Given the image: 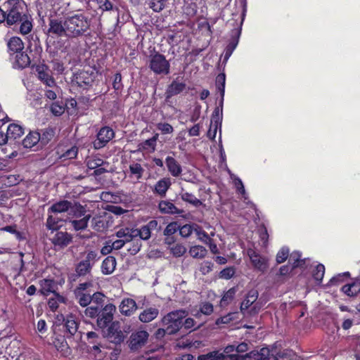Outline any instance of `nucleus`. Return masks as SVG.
Segmentation results:
<instances>
[{
    "label": "nucleus",
    "mask_w": 360,
    "mask_h": 360,
    "mask_svg": "<svg viewBox=\"0 0 360 360\" xmlns=\"http://www.w3.org/2000/svg\"><path fill=\"white\" fill-rule=\"evenodd\" d=\"M91 22L82 13L75 14L61 18H50L48 33L57 37H67L70 39H79L89 34Z\"/></svg>",
    "instance_id": "f257e3e1"
},
{
    "label": "nucleus",
    "mask_w": 360,
    "mask_h": 360,
    "mask_svg": "<svg viewBox=\"0 0 360 360\" xmlns=\"http://www.w3.org/2000/svg\"><path fill=\"white\" fill-rule=\"evenodd\" d=\"M6 22L8 25L18 23L28 13L27 5L23 0H8L3 4Z\"/></svg>",
    "instance_id": "f03ea898"
},
{
    "label": "nucleus",
    "mask_w": 360,
    "mask_h": 360,
    "mask_svg": "<svg viewBox=\"0 0 360 360\" xmlns=\"http://www.w3.org/2000/svg\"><path fill=\"white\" fill-rule=\"evenodd\" d=\"M278 347L275 345L261 348L259 351L252 350L243 355H231L230 360H276Z\"/></svg>",
    "instance_id": "7ed1b4c3"
},
{
    "label": "nucleus",
    "mask_w": 360,
    "mask_h": 360,
    "mask_svg": "<svg viewBox=\"0 0 360 360\" xmlns=\"http://www.w3.org/2000/svg\"><path fill=\"white\" fill-rule=\"evenodd\" d=\"M188 315L186 311L183 309L171 311L162 319V324L167 327V334H176L183 325V319Z\"/></svg>",
    "instance_id": "20e7f679"
},
{
    "label": "nucleus",
    "mask_w": 360,
    "mask_h": 360,
    "mask_svg": "<svg viewBox=\"0 0 360 360\" xmlns=\"http://www.w3.org/2000/svg\"><path fill=\"white\" fill-rule=\"evenodd\" d=\"M98 253L95 251L88 252L85 257L77 264L75 271L79 276L90 275L93 266L98 260Z\"/></svg>",
    "instance_id": "39448f33"
},
{
    "label": "nucleus",
    "mask_w": 360,
    "mask_h": 360,
    "mask_svg": "<svg viewBox=\"0 0 360 360\" xmlns=\"http://www.w3.org/2000/svg\"><path fill=\"white\" fill-rule=\"evenodd\" d=\"M149 68L155 74L168 75L169 73L170 64L165 56L155 53L149 57Z\"/></svg>",
    "instance_id": "423d86ee"
},
{
    "label": "nucleus",
    "mask_w": 360,
    "mask_h": 360,
    "mask_svg": "<svg viewBox=\"0 0 360 360\" xmlns=\"http://www.w3.org/2000/svg\"><path fill=\"white\" fill-rule=\"evenodd\" d=\"M116 307L113 304H106L101 311L97 319V326L101 328H106L113 319Z\"/></svg>",
    "instance_id": "0eeeda50"
},
{
    "label": "nucleus",
    "mask_w": 360,
    "mask_h": 360,
    "mask_svg": "<svg viewBox=\"0 0 360 360\" xmlns=\"http://www.w3.org/2000/svg\"><path fill=\"white\" fill-rule=\"evenodd\" d=\"M85 210L81 205H76V210L75 211L74 216L75 217H83L80 219H75L70 221L71 226L75 231L84 230L87 226L89 219H91L90 214H85Z\"/></svg>",
    "instance_id": "6e6552de"
},
{
    "label": "nucleus",
    "mask_w": 360,
    "mask_h": 360,
    "mask_svg": "<svg viewBox=\"0 0 360 360\" xmlns=\"http://www.w3.org/2000/svg\"><path fill=\"white\" fill-rule=\"evenodd\" d=\"M149 334L146 330H138L131 334L129 347L131 350L136 351L143 347L148 339Z\"/></svg>",
    "instance_id": "1a4fd4ad"
},
{
    "label": "nucleus",
    "mask_w": 360,
    "mask_h": 360,
    "mask_svg": "<svg viewBox=\"0 0 360 360\" xmlns=\"http://www.w3.org/2000/svg\"><path fill=\"white\" fill-rule=\"evenodd\" d=\"M114 136V131L110 127H102L97 134L96 140L93 142L94 148L97 150L103 148Z\"/></svg>",
    "instance_id": "9d476101"
},
{
    "label": "nucleus",
    "mask_w": 360,
    "mask_h": 360,
    "mask_svg": "<svg viewBox=\"0 0 360 360\" xmlns=\"http://www.w3.org/2000/svg\"><path fill=\"white\" fill-rule=\"evenodd\" d=\"M72 240V236L68 232L58 231L51 238L54 250H60L66 248Z\"/></svg>",
    "instance_id": "9b49d317"
},
{
    "label": "nucleus",
    "mask_w": 360,
    "mask_h": 360,
    "mask_svg": "<svg viewBox=\"0 0 360 360\" xmlns=\"http://www.w3.org/2000/svg\"><path fill=\"white\" fill-rule=\"evenodd\" d=\"M248 257L255 268L264 272L268 267L267 259L256 252L253 249L249 248L247 250Z\"/></svg>",
    "instance_id": "f8f14e48"
},
{
    "label": "nucleus",
    "mask_w": 360,
    "mask_h": 360,
    "mask_svg": "<svg viewBox=\"0 0 360 360\" xmlns=\"http://www.w3.org/2000/svg\"><path fill=\"white\" fill-rule=\"evenodd\" d=\"M36 70L39 79H40L44 84L49 87L56 86V82L51 75V72L46 65H39L37 67Z\"/></svg>",
    "instance_id": "ddd939ff"
},
{
    "label": "nucleus",
    "mask_w": 360,
    "mask_h": 360,
    "mask_svg": "<svg viewBox=\"0 0 360 360\" xmlns=\"http://www.w3.org/2000/svg\"><path fill=\"white\" fill-rule=\"evenodd\" d=\"M95 75L93 71L82 70L75 77V82L80 87L91 86L94 82Z\"/></svg>",
    "instance_id": "4468645a"
},
{
    "label": "nucleus",
    "mask_w": 360,
    "mask_h": 360,
    "mask_svg": "<svg viewBox=\"0 0 360 360\" xmlns=\"http://www.w3.org/2000/svg\"><path fill=\"white\" fill-rule=\"evenodd\" d=\"M76 205L68 200H63L53 203L48 210L49 213H63L68 212L70 209L72 211L76 210Z\"/></svg>",
    "instance_id": "2eb2a0df"
},
{
    "label": "nucleus",
    "mask_w": 360,
    "mask_h": 360,
    "mask_svg": "<svg viewBox=\"0 0 360 360\" xmlns=\"http://www.w3.org/2000/svg\"><path fill=\"white\" fill-rule=\"evenodd\" d=\"M137 308L135 300L131 298L123 299L119 306L120 313L127 316L132 315Z\"/></svg>",
    "instance_id": "dca6fc26"
},
{
    "label": "nucleus",
    "mask_w": 360,
    "mask_h": 360,
    "mask_svg": "<svg viewBox=\"0 0 360 360\" xmlns=\"http://www.w3.org/2000/svg\"><path fill=\"white\" fill-rule=\"evenodd\" d=\"M159 309L155 306L146 308L139 316L141 322L147 323L155 320L159 315Z\"/></svg>",
    "instance_id": "f3484780"
},
{
    "label": "nucleus",
    "mask_w": 360,
    "mask_h": 360,
    "mask_svg": "<svg viewBox=\"0 0 360 360\" xmlns=\"http://www.w3.org/2000/svg\"><path fill=\"white\" fill-rule=\"evenodd\" d=\"M259 296V292L256 289H251L248 291L246 295L245 300L242 302L240 304V311L243 315L246 314V311L248 308L253 304L256 300H257Z\"/></svg>",
    "instance_id": "a211bd4d"
},
{
    "label": "nucleus",
    "mask_w": 360,
    "mask_h": 360,
    "mask_svg": "<svg viewBox=\"0 0 360 360\" xmlns=\"http://www.w3.org/2000/svg\"><path fill=\"white\" fill-rule=\"evenodd\" d=\"M186 89V84L183 82H179L176 80H174L167 87L165 91V97L166 100H169L174 96H176Z\"/></svg>",
    "instance_id": "6ab92c4d"
},
{
    "label": "nucleus",
    "mask_w": 360,
    "mask_h": 360,
    "mask_svg": "<svg viewBox=\"0 0 360 360\" xmlns=\"http://www.w3.org/2000/svg\"><path fill=\"white\" fill-rule=\"evenodd\" d=\"M165 163L172 176L177 177L181 174V167L174 158L168 156L165 160Z\"/></svg>",
    "instance_id": "aec40b11"
},
{
    "label": "nucleus",
    "mask_w": 360,
    "mask_h": 360,
    "mask_svg": "<svg viewBox=\"0 0 360 360\" xmlns=\"http://www.w3.org/2000/svg\"><path fill=\"white\" fill-rule=\"evenodd\" d=\"M116 259L112 256H108L102 262L101 272L105 275L112 274L116 268Z\"/></svg>",
    "instance_id": "412c9836"
},
{
    "label": "nucleus",
    "mask_w": 360,
    "mask_h": 360,
    "mask_svg": "<svg viewBox=\"0 0 360 360\" xmlns=\"http://www.w3.org/2000/svg\"><path fill=\"white\" fill-rule=\"evenodd\" d=\"M113 323L108 328V336L112 342L120 344L124 340V335L122 330L115 328Z\"/></svg>",
    "instance_id": "4be33fe9"
},
{
    "label": "nucleus",
    "mask_w": 360,
    "mask_h": 360,
    "mask_svg": "<svg viewBox=\"0 0 360 360\" xmlns=\"http://www.w3.org/2000/svg\"><path fill=\"white\" fill-rule=\"evenodd\" d=\"M160 211L165 214H181L182 210L177 208L172 202L167 200H162L159 202Z\"/></svg>",
    "instance_id": "5701e85b"
},
{
    "label": "nucleus",
    "mask_w": 360,
    "mask_h": 360,
    "mask_svg": "<svg viewBox=\"0 0 360 360\" xmlns=\"http://www.w3.org/2000/svg\"><path fill=\"white\" fill-rule=\"evenodd\" d=\"M171 184V179L169 178H162L156 183L154 191L161 197H164Z\"/></svg>",
    "instance_id": "b1692460"
},
{
    "label": "nucleus",
    "mask_w": 360,
    "mask_h": 360,
    "mask_svg": "<svg viewBox=\"0 0 360 360\" xmlns=\"http://www.w3.org/2000/svg\"><path fill=\"white\" fill-rule=\"evenodd\" d=\"M230 355H225L219 350H214L198 356V360H230Z\"/></svg>",
    "instance_id": "393cba45"
},
{
    "label": "nucleus",
    "mask_w": 360,
    "mask_h": 360,
    "mask_svg": "<svg viewBox=\"0 0 360 360\" xmlns=\"http://www.w3.org/2000/svg\"><path fill=\"white\" fill-rule=\"evenodd\" d=\"M41 292L47 295L51 292L56 294V290L57 288V284L54 280L51 278H46L41 281Z\"/></svg>",
    "instance_id": "a878e982"
},
{
    "label": "nucleus",
    "mask_w": 360,
    "mask_h": 360,
    "mask_svg": "<svg viewBox=\"0 0 360 360\" xmlns=\"http://www.w3.org/2000/svg\"><path fill=\"white\" fill-rule=\"evenodd\" d=\"M41 139V135L36 131L29 133L22 141L25 148H31L34 146Z\"/></svg>",
    "instance_id": "bb28decb"
},
{
    "label": "nucleus",
    "mask_w": 360,
    "mask_h": 360,
    "mask_svg": "<svg viewBox=\"0 0 360 360\" xmlns=\"http://www.w3.org/2000/svg\"><path fill=\"white\" fill-rule=\"evenodd\" d=\"M7 132L11 140H15L24 134V129L19 124H11L7 128Z\"/></svg>",
    "instance_id": "cd10ccee"
},
{
    "label": "nucleus",
    "mask_w": 360,
    "mask_h": 360,
    "mask_svg": "<svg viewBox=\"0 0 360 360\" xmlns=\"http://www.w3.org/2000/svg\"><path fill=\"white\" fill-rule=\"evenodd\" d=\"M21 23L20 26V32L22 34H27L30 33L32 29V18L29 13L22 17L18 23Z\"/></svg>",
    "instance_id": "c85d7f7f"
},
{
    "label": "nucleus",
    "mask_w": 360,
    "mask_h": 360,
    "mask_svg": "<svg viewBox=\"0 0 360 360\" xmlns=\"http://www.w3.org/2000/svg\"><path fill=\"white\" fill-rule=\"evenodd\" d=\"M8 48L10 51L17 53L22 51L24 48V44L20 38L13 37L8 41Z\"/></svg>",
    "instance_id": "c756f323"
},
{
    "label": "nucleus",
    "mask_w": 360,
    "mask_h": 360,
    "mask_svg": "<svg viewBox=\"0 0 360 360\" xmlns=\"http://www.w3.org/2000/svg\"><path fill=\"white\" fill-rule=\"evenodd\" d=\"M134 229H121L116 232L117 237L122 239L125 243L131 242L135 238V235L132 233Z\"/></svg>",
    "instance_id": "7c9ffc66"
},
{
    "label": "nucleus",
    "mask_w": 360,
    "mask_h": 360,
    "mask_svg": "<svg viewBox=\"0 0 360 360\" xmlns=\"http://www.w3.org/2000/svg\"><path fill=\"white\" fill-rule=\"evenodd\" d=\"M64 321L67 332H68L70 335H75L78 329V323L75 321L74 316L72 315H69Z\"/></svg>",
    "instance_id": "2f4dec72"
},
{
    "label": "nucleus",
    "mask_w": 360,
    "mask_h": 360,
    "mask_svg": "<svg viewBox=\"0 0 360 360\" xmlns=\"http://www.w3.org/2000/svg\"><path fill=\"white\" fill-rule=\"evenodd\" d=\"M76 299L82 307H87L92 300L89 294L84 293L79 290H75Z\"/></svg>",
    "instance_id": "473e14b6"
},
{
    "label": "nucleus",
    "mask_w": 360,
    "mask_h": 360,
    "mask_svg": "<svg viewBox=\"0 0 360 360\" xmlns=\"http://www.w3.org/2000/svg\"><path fill=\"white\" fill-rule=\"evenodd\" d=\"M189 253L193 258L202 259L206 256L207 250L203 246L194 245L190 248Z\"/></svg>",
    "instance_id": "72a5a7b5"
},
{
    "label": "nucleus",
    "mask_w": 360,
    "mask_h": 360,
    "mask_svg": "<svg viewBox=\"0 0 360 360\" xmlns=\"http://www.w3.org/2000/svg\"><path fill=\"white\" fill-rule=\"evenodd\" d=\"M15 63L19 68H24L30 65V59L27 53L20 51L16 53Z\"/></svg>",
    "instance_id": "f704fd0d"
},
{
    "label": "nucleus",
    "mask_w": 360,
    "mask_h": 360,
    "mask_svg": "<svg viewBox=\"0 0 360 360\" xmlns=\"http://www.w3.org/2000/svg\"><path fill=\"white\" fill-rule=\"evenodd\" d=\"M342 292L348 296H356L360 292V285L354 283L345 285L342 288Z\"/></svg>",
    "instance_id": "c9c22d12"
},
{
    "label": "nucleus",
    "mask_w": 360,
    "mask_h": 360,
    "mask_svg": "<svg viewBox=\"0 0 360 360\" xmlns=\"http://www.w3.org/2000/svg\"><path fill=\"white\" fill-rule=\"evenodd\" d=\"M132 233L135 235V238L139 237L141 239L147 240L151 236V231L146 227V226H143L139 229H134Z\"/></svg>",
    "instance_id": "e433bc0d"
},
{
    "label": "nucleus",
    "mask_w": 360,
    "mask_h": 360,
    "mask_svg": "<svg viewBox=\"0 0 360 360\" xmlns=\"http://www.w3.org/2000/svg\"><path fill=\"white\" fill-rule=\"evenodd\" d=\"M158 134H155L152 138L144 141L141 143L139 146L143 150H150L151 151H155L156 147V142L158 139Z\"/></svg>",
    "instance_id": "4c0bfd02"
},
{
    "label": "nucleus",
    "mask_w": 360,
    "mask_h": 360,
    "mask_svg": "<svg viewBox=\"0 0 360 360\" xmlns=\"http://www.w3.org/2000/svg\"><path fill=\"white\" fill-rule=\"evenodd\" d=\"M106 162L98 157H91L86 160V165L88 169H95L105 165Z\"/></svg>",
    "instance_id": "58836bf2"
},
{
    "label": "nucleus",
    "mask_w": 360,
    "mask_h": 360,
    "mask_svg": "<svg viewBox=\"0 0 360 360\" xmlns=\"http://www.w3.org/2000/svg\"><path fill=\"white\" fill-rule=\"evenodd\" d=\"M225 81L226 76L224 73H220L217 77L216 79V85L218 91L220 92V95L221 97V103H223L224 96V89H225Z\"/></svg>",
    "instance_id": "ea45409f"
},
{
    "label": "nucleus",
    "mask_w": 360,
    "mask_h": 360,
    "mask_svg": "<svg viewBox=\"0 0 360 360\" xmlns=\"http://www.w3.org/2000/svg\"><path fill=\"white\" fill-rule=\"evenodd\" d=\"M236 291L237 290L235 288H231L226 292L220 301L221 307H226L233 300Z\"/></svg>",
    "instance_id": "a19ab883"
},
{
    "label": "nucleus",
    "mask_w": 360,
    "mask_h": 360,
    "mask_svg": "<svg viewBox=\"0 0 360 360\" xmlns=\"http://www.w3.org/2000/svg\"><path fill=\"white\" fill-rule=\"evenodd\" d=\"M222 105L223 103H220V107H217L212 115L211 122L215 124L216 127H218L219 126L221 127L222 118Z\"/></svg>",
    "instance_id": "79ce46f5"
},
{
    "label": "nucleus",
    "mask_w": 360,
    "mask_h": 360,
    "mask_svg": "<svg viewBox=\"0 0 360 360\" xmlns=\"http://www.w3.org/2000/svg\"><path fill=\"white\" fill-rule=\"evenodd\" d=\"M277 352L276 360H291L295 358V353L290 349L278 348Z\"/></svg>",
    "instance_id": "37998d69"
},
{
    "label": "nucleus",
    "mask_w": 360,
    "mask_h": 360,
    "mask_svg": "<svg viewBox=\"0 0 360 360\" xmlns=\"http://www.w3.org/2000/svg\"><path fill=\"white\" fill-rule=\"evenodd\" d=\"M181 198L184 201L188 202L196 207L201 205V201L200 200H198L194 195L188 192L181 193Z\"/></svg>",
    "instance_id": "c03bdc74"
},
{
    "label": "nucleus",
    "mask_w": 360,
    "mask_h": 360,
    "mask_svg": "<svg viewBox=\"0 0 360 360\" xmlns=\"http://www.w3.org/2000/svg\"><path fill=\"white\" fill-rule=\"evenodd\" d=\"M55 297L50 298L48 302V305L52 311H55L58 307L59 302H64V297L58 294H54Z\"/></svg>",
    "instance_id": "a18cd8bd"
},
{
    "label": "nucleus",
    "mask_w": 360,
    "mask_h": 360,
    "mask_svg": "<svg viewBox=\"0 0 360 360\" xmlns=\"http://www.w3.org/2000/svg\"><path fill=\"white\" fill-rule=\"evenodd\" d=\"M324 273L325 266L323 264H319L316 266V269L313 272V277L316 281L320 283L323 278Z\"/></svg>",
    "instance_id": "49530a36"
},
{
    "label": "nucleus",
    "mask_w": 360,
    "mask_h": 360,
    "mask_svg": "<svg viewBox=\"0 0 360 360\" xmlns=\"http://www.w3.org/2000/svg\"><path fill=\"white\" fill-rule=\"evenodd\" d=\"M78 153V148L77 146H72L70 149L67 150L63 155L60 156V158L64 160H71L77 157Z\"/></svg>",
    "instance_id": "de8ad7c7"
},
{
    "label": "nucleus",
    "mask_w": 360,
    "mask_h": 360,
    "mask_svg": "<svg viewBox=\"0 0 360 360\" xmlns=\"http://www.w3.org/2000/svg\"><path fill=\"white\" fill-rule=\"evenodd\" d=\"M300 257L298 252H294L290 255L289 261L292 262V268L301 266L304 263V260L300 259Z\"/></svg>",
    "instance_id": "09e8293b"
},
{
    "label": "nucleus",
    "mask_w": 360,
    "mask_h": 360,
    "mask_svg": "<svg viewBox=\"0 0 360 360\" xmlns=\"http://www.w3.org/2000/svg\"><path fill=\"white\" fill-rule=\"evenodd\" d=\"M167 0H151L150 7L155 12L161 11L165 6Z\"/></svg>",
    "instance_id": "8fccbe9b"
},
{
    "label": "nucleus",
    "mask_w": 360,
    "mask_h": 360,
    "mask_svg": "<svg viewBox=\"0 0 360 360\" xmlns=\"http://www.w3.org/2000/svg\"><path fill=\"white\" fill-rule=\"evenodd\" d=\"M171 252L174 257H179L186 253V248L181 244H176L171 248Z\"/></svg>",
    "instance_id": "3c124183"
},
{
    "label": "nucleus",
    "mask_w": 360,
    "mask_h": 360,
    "mask_svg": "<svg viewBox=\"0 0 360 360\" xmlns=\"http://www.w3.org/2000/svg\"><path fill=\"white\" fill-rule=\"evenodd\" d=\"M213 263L210 261H204L200 264L199 271L202 275H207L212 271Z\"/></svg>",
    "instance_id": "603ef678"
},
{
    "label": "nucleus",
    "mask_w": 360,
    "mask_h": 360,
    "mask_svg": "<svg viewBox=\"0 0 360 360\" xmlns=\"http://www.w3.org/2000/svg\"><path fill=\"white\" fill-rule=\"evenodd\" d=\"M53 345L56 349L60 352H65L68 349V344L63 337L60 338H56L53 341Z\"/></svg>",
    "instance_id": "864d4df0"
},
{
    "label": "nucleus",
    "mask_w": 360,
    "mask_h": 360,
    "mask_svg": "<svg viewBox=\"0 0 360 360\" xmlns=\"http://www.w3.org/2000/svg\"><path fill=\"white\" fill-rule=\"evenodd\" d=\"M129 170L131 174H136L138 179H141L143 172V169L139 163H134L129 166Z\"/></svg>",
    "instance_id": "5fc2aeb1"
},
{
    "label": "nucleus",
    "mask_w": 360,
    "mask_h": 360,
    "mask_svg": "<svg viewBox=\"0 0 360 360\" xmlns=\"http://www.w3.org/2000/svg\"><path fill=\"white\" fill-rule=\"evenodd\" d=\"M59 221V219L58 217H55L52 215H49L46 226L49 230H55L58 228V223Z\"/></svg>",
    "instance_id": "6e6d98bb"
},
{
    "label": "nucleus",
    "mask_w": 360,
    "mask_h": 360,
    "mask_svg": "<svg viewBox=\"0 0 360 360\" xmlns=\"http://www.w3.org/2000/svg\"><path fill=\"white\" fill-rule=\"evenodd\" d=\"M289 255V250L287 248H281L276 255V262L281 264L286 260Z\"/></svg>",
    "instance_id": "4d7b16f0"
},
{
    "label": "nucleus",
    "mask_w": 360,
    "mask_h": 360,
    "mask_svg": "<svg viewBox=\"0 0 360 360\" xmlns=\"http://www.w3.org/2000/svg\"><path fill=\"white\" fill-rule=\"evenodd\" d=\"M157 129L162 132L163 134H172L174 131L172 126L168 123H158L157 124Z\"/></svg>",
    "instance_id": "13d9d810"
},
{
    "label": "nucleus",
    "mask_w": 360,
    "mask_h": 360,
    "mask_svg": "<svg viewBox=\"0 0 360 360\" xmlns=\"http://www.w3.org/2000/svg\"><path fill=\"white\" fill-rule=\"evenodd\" d=\"M54 132L52 129H46L43 134L41 135V142L44 144H46L53 136Z\"/></svg>",
    "instance_id": "bf43d9fd"
},
{
    "label": "nucleus",
    "mask_w": 360,
    "mask_h": 360,
    "mask_svg": "<svg viewBox=\"0 0 360 360\" xmlns=\"http://www.w3.org/2000/svg\"><path fill=\"white\" fill-rule=\"evenodd\" d=\"M91 226L96 231H101L103 229V220L100 217H94L91 219Z\"/></svg>",
    "instance_id": "052dcab7"
},
{
    "label": "nucleus",
    "mask_w": 360,
    "mask_h": 360,
    "mask_svg": "<svg viewBox=\"0 0 360 360\" xmlns=\"http://www.w3.org/2000/svg\"><path fill=\"white\" fill-rule=\"evenodd\" d=\"M99 313L100 307H94V305L88 307L84 311L85 315L90 318L98 317Z\"/></svg>",
    "instance_id": "680f3d73"
},
{
    "label": "nucleus",
    "mask_w": 360,
    "mask_h": 360,
    "mask_svg": "<svg viewBox=\"0 0 360 360\" xmlns=\"http://www.w3.org/2000/svg\"><path fill=\"white\" fill-rule=\"evenodd\" d=\"M235 274L233 267H227L221 270L219 273V277L224 279H230Z\"/></svg>",
    "instance_id": "e2e57ef3"
},
{
    "label": "nucleus",
    "mask_w": 360,
    "mask_h": 360,
    "mask_svg": "<svg viewBox=\"0 0 360 360\" xmlns=\"http://www.w3.org/2000/svg\"><path fill=\"white\" fill-rule=\"evenodd\" d=\"M131 242H132L131 247H130L128 249V251L130 252L131 255H134L139 252V250L142 246V244H141V241L138 239H136V240L134 239Z\"/></svg>",
    "instance_id": "0e129e2a"
},
{
    "label": "nucleus",
    "mask_w": 360,
    "mask_h": 360,
    "mask_svg": "<svg viewBox=\"0 0 360 360\" xmlns=\"http://www.w3.org/2000/svg\"><path fill=\"white\" fill-rule=\"evenodd\" d=\"M91 298H92L91 302L93 303L100 305L101 307L103 306L105 296L103 293L97 292L93 294V295H91Z\"/></svg>",
    "instance_id": "69168bd1"
},
{
    "label": "nucleus",
    "mask_w": 360,
    "mask_h": 360,
    "mask_svg": "<svg viewBox=\"0 0 360 360\" xmlns=\"http://www.w3.org/2000/svg\"><path fill=\"white\" fill-rule=\"evenodd\" d=\"M195 233L198 236V238L203 242L205 244L210 242L211 238L209 235L202 229H195Z\"/></svg>",
    "instance_id": "338daca9"
},
{
    "label": "nucleus",
    "mask_w": 360,
    "mask_h": 360,
    "mask_svg": "<svg viewBox=\"0 0 360 360\" xmlns=\"http://www.w3.org/2000/svg\"><path fill=\"white\" fill-rule=\"evenodd\" d=\"M179 229L176 223H170L169 224L165 229L164 230V235L165 236H171L176 232V231Z\"/></svg>",
    "instance_id": "774afa93"
}]
</instances>
